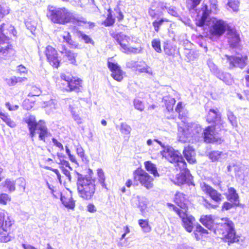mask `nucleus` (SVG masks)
I'll return each mask as SVG.
<instances>
[{
    "label": "nucleus",
    "mask_w": 249,
    "mask_h": 249,
    "mask_svg": "<svg viewBox=\"0 0 249 249\" xmlns=\"http://www.w3.org/2000/svg\"><path fill=\"white\" fill-rule=\"evenodd\" d=\"M215 129L213 126H209L202 130L200 125L195 123L189 124L185 128L178 127V140L182 143H193L202 138L207 143H220L221 139L214 136Z\"/></svg>",
    "instance_id": "nucleus-1"
},
{
    "label": "nucleus",
    "mask_w": 249,
    "mask_h": 249,
    "mask_svg": "<svg viewBox=\"0 0 249 249\" xmlns=\"http://www.w3.org/2000/svg\"><path fill=\"white\" fill-rule=\"evenodd\" d=\"M202 11V15L200 18H197L196 24L199 27H203L205 25H208L212 35L220 36L228 30V27H230L222 19L215 18H210V11L206 5L203 6Z\"/></svg>",
    "instance_id": "nucleus-2"
},
{
    "label": "nucleus",
    "mask_w": 249,
    "mask_h": 249,
    "mask_svg": "<svg viewBox=\"0 0 249 249\" xmlns=\"http://www.w3.org/2000/svg\"><path fill=\"white\" fill-rule=\"evenodd\" d=\"M16 31L10 24L3 23L0 27V61L6 59L12 52L11 46L9 45V35L16 36Z\"/></svg>",
    "instance_id": "nucleus-3"
},
{
    "label": "nucleus",
    "mask_w": 249,
    "mask_h": 249,
    "mask_svg": "<svg viewBox=\"0 0 249 249\" xmlns=\"http://www.w3.org/2000/svg\"><path fill=\"white\" fill-rule=\"evenodd\" d=\"M77 190L79 196L84 200H89L95 192V180L91 177L77 173Z\"/></svg>",
    "instance_id": "nucleus-4"
},
{
    "label": "nucleus",
    "mask_w": 249,
    "mask_h": 249,
    "mask_svg": "<svg viewBox=\"0 0 249 249\" xmlns=\"http://www.w3.org/2000/svg\"><path fill=\"white\" fill-rule=\"evenodd\" d=\"M221 223L218 224L214 233L221 235V238L229 244L239 241V237L236 234L234 224L228 218L221 219Z\"/></svg>",
    "instance_id": "nucleus-5"
},
{
    "label": "nucleus",
    "mask_w": 249,
    "mask_h": 249,
    "mask_svg": "<svg viewBox=\"0 0 249 249\" xmlns=\"http://www.w3.org/2000/svg\"><path fill=\"white\" fill-rule=\"evenodd\" d=\"M47 16L52 22L59 24L68 23L73 18L72 14L64 7H51L49 9Z\"/></svg>",
    "instance_id": "nucleus-6"
},
{
    "label": "nucleus",
    "mask_w": 249,
    "mask_h": 249,
    "mask_svg": "<svg viewBox=\"0 0 249 249\" xmlns=\"http://www.w3.org/2000/svg\"><path fill=\"white\" fill-rule=\"evenodd\" d=\"M111 36L115 39L121 47V50L124 53H139L141 51V48H133L129 46L131 38L122 32L110 33Z\"/></svg>",
    "instance_id": "nucleus-7"
},
{
    "label": "nucleus",
    "mask_w": 249,
    "mask_h": 249,
    "mask_svg": "<svg viewBox=\"0 0 249 249\" xmlns=\"http://www.w3.org/2000/svg\"><path fill=\"white\" fill-rule=\"evenodd\" d=\"M163 157L169 162L175 163L176 166H180L183 168L185 167V161L181 154L178 151L175 150L173 147L167 146L160 152Z\"/></svg>",
    "instance_id": "nucleus-8"
},
{
    "label": "nucleus",
    "mask_w": 249,
    "mask_h": 249,
    "mask_svg": "<svg viewBox=\"0 0 249 249\" xmlns=\"http://www.w3.org/2000/svg\"><path fill=\"white\" fill-rule=\"evenodd\" d=\"M174 210L181 218L183 227L186 231L188 232H191L194 226L195 218L191 215H188L185 212L178 208L174 207Z\"/></svg>",
    "instance_id": "nucleus-9"
},
{
    "label": "nucleus",
    "mask_w": 249,
    "mask_h": 249,
    "mask_svg": "<svg viewBox=\"0 0 249 249\" xmlns=\"http://www.w3.org/2000/svg\"><path fill=\"white\" fill-rule=\"evenodd\" d=\"M134 178L135 180L139 181L142 185L148 189L153 187V178L144 171H136L134 173Z\"/></svg>",
    "instance_id": "nucleus-10"
},
{
    "label": "nucleus",
    "mask_w": 249,
    "mask_h": 249,
    "mask_svg": "<svg viewBox=\"0 0 249 249\" xmlns=\"http://www.w3.org/2000/svg\"><path fill=\"white\" fill-rule=\"evenodd\" d=\"M228 61L229 62V68H239L243 69L247 65L248 57L244 56H229L226 55Z\"/></svg>",
    "instance_id": "nucleus-11"
},
{
    "label": "nucleus",
    "mask_w": 249,
    "mask_h": 249,
    "mask_svg": "<svg viewBox=\"0 0 249 249\" xmlns=\"http://www.w3.org/2000/svg\"><path fill=\"white\" fill-rule=\"evenodd\" d=\"M45 53L49 63L54 68H57L59 66L60 60L58 59L57 51L49 45L45 49Z\"/></svg>",
    "instance_id": "nucleus-12"
},
{
    "label": "nucleus",
    "mask_w": 249,
    "mask_h": 249,
    "mask_svg": "<svg viewBox=\"0 0 249 249\" xmlns=\"http://www.w3.org/2000/svg\"><path fill=\"white\" fill-rule=\"evenodd\" d=\"M186 163H185V167L183 168L181 166H177L180 170V173L176 175V178L173 181L175 184L181 185L186 183H188L190 180L192 176L190 171L186 168Z\"/></svg>",
    "instance_id": "nucleus-13"
},
{
    "label": "nucleus",
    "mask_w": 249,
    "mask_h": 249,
    "mask_svg": "<svg viewBox=\"0 0 249 249\" xmlns=\"http://www.w3.org/2000/svg\"><path fill=\"white\" fill-rule=\"evenodd\" d=\"M201 188L202 191L208 195L215 202L220 203L222 200L223 197L222 195L210 185L203 182L201 184Z\"/></svg>",
    "instance_id": "nucleus-14"
},
{
    "label": "nucleus",
    "mask_w": 249,
    "mask_h": 249,
    "mask_svg": "<svg viewBox=\"0 0 249 249\" xmlns=\"http://www.w3.org/2000/svg\"><path fill=\"white\" fill-rule=\"evenodd\" d=\"M227 36L228 42L230 46L232 48L237 47L240 41V38L239 34L237 32L235 28L230 27L227 30Z\"/></svg>",
    "instance_id": "nucleus-15"
},
{
    "label": "nucleus",
    "mask_w": 249,
    "mask_h": 249,
    "mask_svg": "<svg viewBox=\"0 0 249 249\" xmlns=\"http://www.w3.org/2000/svg\"><path fill=\"white\" fill-rule=\"evenodd\" d=\"M148 203V199L144 196H137L133 197L131 204L134 207L138 208L142 213L144 212Z\"/></svg>",
    "instance_id": "nucleus-16"
},
{
    "label": "nucleus",
    "mask_w": 249,
    "mask_h": 249,
    "mask_svg": "<svg viewBox=\"0 0 249 249\" xmlns=\"http://www.w3.org/2000/svg\"><path fill=\"white\" fill-rule=\"evenodd\" d=\"M108 67L112 72L111 76L117 81H121L123 78V71L117 63L108 61Z\"/></svg>",
    "instance_id": "nucleus-17"
},
{
    "label": "nucleus",
    "mask_w": 249,
    "mask_h": 249,
    "mask_svg": "<svg viewBox=\"0 0 249 249\" xmlns=\"http://www.w3.org/2000/svg\"><path fill=\"white\" fill-rule=\"evenodd\" d=\"M82 81L79 78L72 77L68 85L62 87V89L66 91H75L78 92L82 87Z\"/></svg>",
    "instance_id": "nucleus-18"
},
{
    "label": "nucleus",
    "mask_w": 249,
    "mask_h": 249,
    "mask_svg": "<svg viewBox=\"0 0 249 249\" xmlns=\"http://www.w3.org/2000/svg\"><path fill=\"white\" fill-rule=\"evenodd\" d=\"M4 210L0 209V228L3 231H7L13 224V220L9 216H6Z\"/></svg>",
    "instance_id": "nucleus-19"
},
{
    "label": "nucleus",
    "mask_w": 249,
    "mask_h": 249,
    "mask_svg": "<svg viewBox=\"0 0 249 249\" xmlns=\"http://www.w3.org/2000/svg\"><path fill=\"white\" fill-rule=\"evenodd\" d=\"M25 122L28 125L30 136L33 138L36 135V131H37V124L35 117L30 115L26 117Z\"/></svg>",
    "instance_id": "nucleus-20"
},
{
    "label": "nucleus",
    "mask_w": 249,
    "mask_h": 249,
    "mask_svg": "<svg viewBox=\"0 0 249 249\" xmlns=\"http://www.w3.org/2000/svg\"><path fill=\"white\" fill-rule=\"evenodd\" d=\"M184 157L190 164L196 163V152L194 149L190 146L184 147L183 151Z\"/></svg>",
    "instance_id": "nucleus-21"
},
{
    "label": "nucleus",
    "mask_w": 249,
    "mask_h": 249,
    "mask_svg": "<svg viewBox=\"0 0 249 249\" xmlns=\"http://www.w3.org/2000/svg\"><path fill=\"white\" fill-rule=\"evenodd\" d=\"M37 124V133L39 134V140L45 142V138L48 136L49 132L45 125V122L40 120Z\"/></svg>",
    "instance_id": "nucleus-22"
},
{
    "label": "nucleus",
    "mask_w": 249,
    "mask_h": 249,
    "mask_svg": "<svg viewBox=\"0 0 249 249\" xmlns=\"http://www.w3.org/2000/svg\"><path fill=\"white\" fill-rule=\"evenodd\" d=\"M228 155L226 153L218 151H213L211 152L209 155V158L212 161H222L227 158Z\"/></svg>",
    "instance_id": "nucleus-23"
},
{
    "label": "nucleus",
    "mask_w": 249,
    "mask_h": 249,
    "mask_svg": "<svg viewBox=\"0 0 249 249\" xmlns=\"http://www.w3.org/2000/svg\"><path fill=\"white\" fill-rule=\"evenodd\" d=\"M134 68L136 70L141 73H146L150 75H152V71L150 68L142 61H137V63H134Z\"/></svg>",
    "instance_id": "nucleus-24"
},
{
    "label": "nucleus",
    "mask_w": 249,
    "mask_h": 249,
    "mask_svg": "<svg viewBox=\"0 0 249 249\" xmlns=\"http://www.w3.org/2000/svg\"><path fill=\"white\" fill-rule=\"evenodd\" d=\"M219 119L220 116L219 114H218L217 112L213 109H211L207 116V121L209 123L213 122L215 124V125L213 126V127L215 128L214 130V133L215 132L216 126L217 125L216 122L219 121Z\"/></svg>",
    "instance_id": "nucleus-25"
},
{
    "label": "nucleus",
    "mask_w": 249,
    "mask_h": 249,
    "mask_svg": "<svg viewBox=\"0 0 249 249\" xmlns=\"http://www.w3.org/2000/svg\"><path fill=\"white\" fill-rule=\"evenodd\" d=\"M227 198L236 206L239 203V196L234 188L230 187L228 189V194Z\"/></svg>",
    "instance_id": "nucleus-26"
},
{
    "label": "nucleus",
    "mask_w": 249,
    "mask_h": 249,
    "mask_svg": "<svg viewBox=\"0 0 249 249\" xmlns=\"http://www.w3.org/2000/svg\"><path fill=\"white\" fill-rule=\"evenodd\" d=\"M186 198L183 193L178 192L176 194L175 202L180 208L182 209H186Z\"/></svg>",
    "instance_id": "nucleus-27"
},
{
    "label": "nucleus",
    "mask_w": 249,
    "mask_h": 249,
    "mask_svg": "<svg viewBox=\"0 0 249 249\" xmlns=\"http://www.w3.org/2000/svg\"><path fill=\"white\" fill-rule=\"evenodd\" d=\"M176 46L170 41H166L163 44V50L165 53L168 56L174 55Z\"/></svg>",
    "instance_id": "nucleus-28"
},
{
    "label": "nucleus",
    "mask_w": 249,
    "mask_h": 249,
    "mask_svg": "<svg viewBox=\"0 0 249 249\" xmlns=\"http://www.w3.org/2000/svg\"><path fill=\"white\" fill-rule=\"evenodd\" d=\"M215 76L219 79L222 80L227 85H230L232 83L231 75L229 73L224 72L220 71Z\"/></svg>",
    "instance_id": "nucleus-29"
},
{
    "label": "nucleus",
    "mask_w": 249,
    "mask_h": 249,
    "mask_svg": "<svg viewBox=\"0 0 249 249\" xmlns=\"http://www.w3.org/2000/svg\"><path fill=\"white\" fill-rule=\"evenodd\" d=\"M0 118L11 128H15L17 126L16 122L12 120L7 113L0 111Z\"/></svg>",
    "instance_id": "nucleus-30"
},
{
    "label": "nucleus",
    "mask_w": 249,
    "mask_h": 249,
    "mask_svg": "<svg viewBox=\"0 0 249 249\" xmlns=\"http://www.w3.org/2000/svg\"><path fill=\"white\" fill-rule=\"evenodd\" d=\"M163 101L164 102L167 110L169 112L172 111L173 110V106L176 103L175 99L170 96H166L163 98Z\"/></svg>",
    "instance_id": "nucleus-31"
},
{
    "label": "nucleus",
    "mask_w": 249,
    "mask_h": 249,
    "mask_svg": "<svg viewBox=\"0 0 249 249\" xmlns=\"http://www.w3.org/2000/svg\"><path fill=\"white\" fill-rule=\"evenodd\" d=\"M145 167L147 171L153 174L155 177H159V174L157 171L156 165L151 161H146L144 162Z\"/></svg>",
    "instance_id": "nucleus-32"
},
{
    "label": "nucleus",
    "mask_w": 249,
    "mask_h": 249,
    "mask_svg": "<svg viewBox=\"0 0 249 249\" xmlns=\"http://www.w3.org/2000/svg\"><path fill=\"white\" fill-rule=\"evenodd\" d=\"M61 200L63 204L67 208L73 210L75 207V202L71 197L67 198L64 196L61 197Z\"/></svg>",
    "instance_id": "nucleus-33"
},
{
    "label": "nucleus",
    "mask_w": 249,
    "mask_h": 249,
    "mask_svg": "<svg viewBox=\"0 0 249 249\" xmlns=\"http://www.w3.org/2000/svg\"><path fill=\"white\" fill-rule=\"evenodd\" d=\"M63 41L68 44L71 48H77L78 45L74 42L71 38V36L69 33H65L62 36Z\"/></svg>",
    "instance_id": "nucleus-34"
},
{
    "label": "nucleus",
    "mask_w": 249,
    "mask_h": 249,
    "mask_svg": "<svg viewBox=\"0 0 249 249\" xmlns=\"http://www.w3.org/2000/svg\"><path fill=\"white\" fill-rule=\"evenodd\" d=\"M207 231L202 227L200 225H198L196 227L195 231L193 232V234L195 238L197 240H199L201 238L203 234L207 233Z\"/></svg>",
    "instance_id": "nucleus-35"
},
{
    "label": "nucleus",
    "mask_w": 249,
    "mask_h": 249,
    "mask_svg": "<svg viewBox=\"0 0 249 249\" xmlns=\"http://www.w3.org/2000/svg\"><path fill=\"white\" fill-rule=\"evenodd\" d=\"M239 4L240 2L238 0H230L227 4V9L231 8L233 12H237L239 11Z\"/></svg>",
    "instance_id": "nucleus-36"
},
{
    "label": "nucleus",
    "mask_w": 249,
    "mask_h": 249,
    "mask_svg": "<svg viewBox=\"0 0 249 249\" xmlns=\"http://www.w3.org/2000/svg\"><path fill=\"white\" fill-rule=\"evenodd\" d=\"M200 221L204 226L209 229H210L212 227L213 221L211 215H205L201 217Z\"/></svg>",
    "instance_id": "nucleus-37"
},
{
    "label": "nucleus",
    "mask_w": 249,
    "mask_h": 249,
    "mask_svg": "<svg viewBox=\"0 0 249 249\" xmlns=\"http://www.w3.org/2000/svg\"><path fill=\"white\" fill-rule=\"evenodd\" d=\"M4 187H6L10 192L15 190V183L14 180L10 179H6V180L1 183Z\"/></svg>",
    "instance_id": "nucleus-38"
},
{
    "label": "nucleus",
    "mask_w": 249,
    "mask_h": 249,
    "mask_svg": "<svg viewBox=\"0 0 249 249\" xmlns=\"http://www.w3.org/2000/svg\"><path fill=\"white\" fill-rule=\"evenodd\" d=\"M139 224L144 232H149L151 231V227L146 220L140 219L139 220Z\"/></svg>",
    "instance_id": "nucleus-39"
},
{
    "label": "nucleus",
    "mask_w": 249,
    "mask_h": 249,
    "mask_svg": "<svg viewBox=\"0 0 249 249\" xmlns=\"http://www.w3.org/2000/svg\"><path fill=\"white\" fill-rule=\"evenodd\" d=\"M64 55L68 58L69 61H70L71 64L76 65V61L75 59V58L77 56L76 53L69 50Z\"/></svg>",
    "instance_id": "nucleus-40"
},
{
    "label": "nucleus",
    "mask_w": 249,
    "mask_h": 249,
    "mask_svg": "<svg viewBox=\"0 0 249 249\" xmlns=\"http://www.w3.org/2000/svg\"><path fill=\"white\" fill-rule=\"evenodd\" d=\"M167 22L168 20L166 18H160V19L155 20L152 23L154 26V30L156 32H158L160 30V27L163 24L164 22Z\"/></svg>",
    "instance_id": "nucleus-41"
},
{
    "label": "nucleus",
    "mask_w": 249,
    "mask_h": 249,
    "mask_svg": "<svg viewBox=\"0 0 249 249\" xmlns=\"http://www.w3.org/2000/svg\"><path fill=\"white\" fill-rule=\"evenodd\" d=\"M131 131V127L127 124L124 123H122L121 124L120 131L121 133L124 135H129Z\"/></svg>",
    "instance_id": "nucleus-42"
},
{
    "label": "nucleus",
    "mask_w": 249,
    "mask_h": 249,
    "mask_svg": "<svg viewBox=\"0 0 249 249\" xmlns=\"http://www.w3.org/2000/svg\"><path fill=\"white\" fill-rule=\"evenodd\" d=\"M207 65L210 68V71L215 75L220 70H218L217 66L213 63L210 59H208L207 62Z\"/></svg>",
    "instance_id": "nucleus-43"
},
{
    "label": "nucleus",
    "mask_w": 249,
    "mask_h": 249,
    "mask_svg": "<svg viewBox=\"0 0 249 249\" xmlns=\"http://www.w3.org/2000/svg\"><path fill=\"white\" fill-rule=\"evenodd\" d=\"M202 0H187V6L189 9H194L198 5Z\"/></svg>",
    "instance_id": "nucleus-44"
},
{
    "label": "nucleus",
    "mask_w": 249,
    "mask_h": 249,
    "mask_svg": "<svg viewBox=\"0 0 249 249\" xmlns=\"http://www.w3.org/2000/svg\"><path fill=\"white\" fill-rule=\"evenodd\" d=\"M76 151L77 154L81 158L82 161L85 162H87L88 160L83 148L81 146L78 145L76 148Z\"/></svg>",
    "instance_id": "nucleus-45"
},
{
    "label": "nucleus",
    "mask_w": 249,
    "mask_h": 249,
    "mask_svg": "<svg viewBox=\"0 0 249 249\" xmlns=\"http://www.w3.org/2000/svg\"><path fill=\"white\" fill-rule=\"evenodd\" d=\"M152 46L153 49L159 53L161 52L160 42L159 39H154L152 41Z\"/></svg>",
    "instance_id": "nucleus-46"
},
{
    "label": "nucleus",
    "mask_w": 249,
    "mask_h": 249,
    "mask_svg": "<svg viewBox=\"0 0 249 249\" xmlns=\"http://www.w3.org/2000/svg\"><path fill=\"white\" fill-rule=\"evenodd\" d=\"M227 116L229 122L233 126H237L236 118L231 111H229L227 113Z\"/></svg>",
    "instance_id": "nucleus-47"
},
{
    "label": "nucleus",
    "mask_w": 249,
    "mask_h": 249,
    "mask_svg": "<svg viewBox=\"0 0 249 249\" xmlns=\"http://www.w3.org/2000/svg\"><path fill=\"white\" fill-rule=\"evenodd\" d=\"M80 37L84 40L85 43L94 44V41L88 35L83 32H80Z\"/></svg>",
    "instance_id": "nucleus-48"
},
{
    "label": "nucleus",
    "mask_w": 249,
    "mask_h": 249,
    "mask_svg": "<svg viewBox=\"0 0 249 249\" xmlns=\"http://www.w3.org/2000/svg\"><path fill=\"white\" fill-rule=\"evenodd\" d=\"M134 106L135 108L141 111H142L144 109V106L142 102L139 99H135L133 102Z\"/></svg>",
    "instance_id": "nucleus-49"
},
{
    "label": "nucleus",
    "mask_w": 249,
    "mask_h": 249,
    "mask_svg": "<svg viewBox=\"0 0 249 249\" xmlns=\"http://www.w3.org/2000/svg\"><path fill=\"white\" fill-rule=\"evenodd\" d=\"M11 200L10 196L6 194H1L0 195V204L6 205L8 202Z\"/></svg>",
    "instance_id": "nucleus-50"
},
{
    "label": "nucleus",
    "mask_w": 249,
    "mask_h": 249,
    "mask_svg": "<svg viewBox=\"0 0 249 249\" xmlns=\"http://www.w3.org/2000/svg\"><path fill=\"white\" fill-rule=\"evenodd\" d=\"M115 22V19L113 18L112 15L109 13L107 19L104 21V24L106 26H110L112 25Z\"/></svg>",
    "instance_id": "nucleus-51"
},
{
    "label": "nucleus",
    "mask_w": 249,
    "mask_h": 249,
    "mask_svg": "<svg viewBox=\"0 0 249 249\" xmlns=\"http://www.w3.org/2000/svg\"><path fill=\"white\" fill-rule=\"evenodd\" d=\"M46 106L47 107H50L51 109L53 111L58 107L57 102L54 99L51 100L47 102Z\"/></svg>",
    "instance_id": "nucleus-52"
},
{
    "label": "nucleus",
    "mask_w": 249,
    "mask_h": 249,
    "mask_svg": "<svg viewBox=\"0 0 249 249\" xmlns=\"http://www.w3.org/2000/svg\"><path fill=\"white\" fill-rule=\"evenodd\" d=\"M9 13V9L7 7L2 6L0 4V20L5 15Z\"/></svg>",
    "instance_id": "nucleus-53"
},
{
    "label": "nucleus",
    "mask_w": 249,
    "mask_h": 249,
    "mask_svg": "<svg viewBox=\"0 0 249 249\" xmlns=\"http://www.w3.org/2000/svg\"><path fill=\"white\" fill-rule=\"evenodd\" d=\"M69 108L71 110V113L72 114L73 117L75 121L77 123V124H80L82 123L81 119L80 117L75 113L74 111V107H73L71 105L69 106Z\"/></svg>",
    "instance_id": "nucleus-54"
},
{
    "label": "nucleus",
    "mask_w": 249,
    "mask_h": 249,
    "mask_svg": "<svg viewBox=\"0 0 249 249\" xmlns=\"http://www.w3.org/2000/svg\"><path fill=\"white\" fill-rule=\"evenodd\" d=\"M61 79L64 81V83H62L64 87L68 85V83H70V81L72 79L69 76H67L65 74H61L60 75Z\"/></svg>",
    "instance_id": "nucleus-55"
},
{
    "label": "nucleus",
    "mask_w": 249,
    "mask_h": 249,
    "mask_svg": "<svg viewBox=\"0 0 249 249\" xmlns=\"http://www.w3.org/2000/svg\"><path fill=\"white\" fill-rule=\"evenodd\" d=\"M165 8L167 9L168 13L171 15H172L175 17H177L178 16V13L175 7L170 6L168 8L165 7Z\"/></svg>",
    "instance_id": "nucleus-56"
},
{
    "label": "nucleus",
    "mask_w": 249,
    "mask_h": 249,
    "mask_svg": "<svg viewBox=\"0 0 249 249\" xmlns=\"http://www.w3.org/2000/svg\"><path fill=\"white\" fill-rule=\"evenodd\" d=\"M235 206L234 203L231 204L228 202H225L222 205V210L228 211Z\"/></svg>",
    "instance_id": "nucleus-57"
},
{
    "label": "nucleus",
    "mask_w": 249,
    "mask_h": 249,
    "mask_svg": "<svg viewBox=\"0 0 249 249\" xmlns=\"http://www.w3.org/2000/svg\"><path fill=\"white\" fill-rule=\"evenodd\" d=\"M62 173L68 178L69 181H71V176L69 169H68L64 167H61Z\"/></svg>",
    "instance_id": "nucleus-58"
},
{
    "label": "nucleus",
    "mask_w": 249,
    "mask_h": 249,
    "mask_svg": "<svg viewBox=\"0 0 249 249\" xmlns=\"http://www.w3.org/2000/svg\"><path fill=\"white\" fill-rule=\"evenodd\" d=\"M7 83L10 86L15 85L17 83V77L12 76L10 78L7 79Z\"/></svg>",
    "instance_id": "nucleus-59"
},
{
    "label": "nucleus",
    "mask_w": 249,
    "mask_h": 249,
    "mask_svg": "<svg viewBox=\"0 0 249 249\" xmlns=\"http://www.w3.org/2000/svg\"><path fill=\"white\" fill-rule=\"evenodd\" d=\"M158 11H156L152 8H150L148 11L149 15L152 18H157L158 16Z\"/></svg>",
    "instance_id": "nucleus-60"
},
{
    "label": "nucleus",
    "mask_w": 249,
    "mask_h": 249,
    "mask_svg": "<svg viewBox=\"0 0 249 249\" xmlns=\"http://www.w3.org/2000/svg\"><path fill=\"white\" fill-rule=\"evenodd\" d=\"M41 93L40 90L36 87H32V92L30 93L31 96H39Z\"/></svg>",
    "instance_id": "nucleus-61"
},
{
    "label": "nucleus",
    "mask_w": 249,
    "mask_h": 249,
    "mask_svg": "<svg viewBox=\"0 0 249 249\" xmlns=\"http://www.w3.org/2000/svg\"><path fill=\"white\" fill-rule=\"evenodd\" d=\"M5 106L10 111L16 110L19 107L18 105H11L9 102L6 103Z\"/></svg>",
    "instance_id": "nucleus-62"
},
{
    "label": "nucleus",
    "mask_w": 249,
    "mask_h": 249,
    "mask_svg": "<svg viewBox=\"0 0 249 249\" xmlns=\"http://www.w3.org/2000/svg\"><path fill=\"white\" fill-rule=\"evenodd\" d=\"M52 142L54 145L57 147L58 148H59L61 151L64 150V147L62 143L58 142L56 139H55V138H53Z\"/></svg>",
    "instance_id": "nucleus-63"
},
{
    "label": "nucleus",
    "mask_w": 249,
    "mask_h": 249,
    "mask_svg": "<svg viewBox=\"0 0 249 249\" xmlns=\"http://www.w3.org/2000/svg\"><path fill=\"white\" fill-rule=\"evenodd\" d=\"M87 210L88 212L92 213H95L97 211L95 206L92 203H89L88 205Z\"/></svg>",
    "instance_id": "nucleus-64"
}]
</instances>
